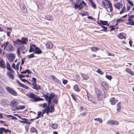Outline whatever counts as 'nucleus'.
I'll use <instances>...</instances> for the list:
<instances>
[{
    "mask_svg": "<svg viewBox=\"0 0 134 134\" xmlns=\"http://www.w3.org/2000/svg\"><path fill=\"white\" fill-rule=\"evenodd\" d=\"M47 94H44L43 95V96L45 98V99H46L47 98L50 100H52L55 97L56 95L54 93H51L49 96V93L48 92L47 93Z\"/></svg>",
    "mask_w": 134,
    "mask_h": 134,
    "instance_id": "f03ea898",
    "label": "nucleus"
},
{
    "mask_svg": "<svg viewBox=\"0 0 134 134\" xmlns=\"http://www.w3.org/2000/svg\"><path fill=\"white\" fill-rule=\"evenodd\" d=\"M128 22L127 23V24L132 25H134V20L131 19H128Z\"/></svg>",
    "mask_w": 134,
    "mask_h": 134,
    "instance_id": "4be33fe9",
    "label": "nucleus"
},
{
    "mask_svg": "<svg viewBox=\"0 0 134 134\" xmlns=\"http://www.w3.org/2000/svg\"><path fill=\"white\" fill-rule=\"evenodd\" d=\"M58 95H56L54 98L52 99V102L53 104H57L59 99Z\"/></svg>",
    "mask_w": 134,
    "mask_h": 134,
    "instance_id": "f8f14e48",
    "label": "nucleus"
},
{
    "mask_svg": "<svg viewBox=\"0 0 134 134\" xmlns=\"http://www.w3.org/2000/svg\"><path fill=\"white\" fill-rule=\"evenodd\" d=\"M30 130L33 133L34 132H36V133L37 134L38 133L36 129L34 127H31Z\"/></svg>",
    "mask_w": 134,
    "mask_h": 134,
    "instance_id": "4c0bfd02",
    "label": "nucleus"
},
{
    "mask_svg": "<svg viewBox=\"0 0 134 134\" xmlns=\"http://www.w3.org/2000/svg\"><path fill=\"white\" fill-rule=\"evenodd\" d=\"M24 48H25V47H24V46L23 45H22V46L21 45L20 46V47L19 48V49H20L21 48V49L22 50H21V51H23L24 50Z\"/></svg>",
    "mask_w": 134,
    "mask_h": 134,
    "instance_id": "680f3d73",
    "label": "nucleus"
},
{
    "mask_svg": "<svg viewBox=\"0 0 134 134\" xmlns=\"http://www.w3.org/2000/svg\"><path fill=\"white\" fill-rule=\"evenodd\" d=\"M74 88L75 90L77 91H79L80 90L78 88V86L77 85H75L74 86Z\"/></svg>",
    "mask_w": 134,
    "mask_h": 134,
    "instance_id": "a18cd8bd",
    "label": "nucleus"
},
{
    "mask_svg": "<svg viewBox=\"0 0 134 134\" xmlns=\"http://www.w3.org/2000/svg\"><path fill=\"white\" fill-rule=\"evenodd\" d=\"M41 115H42V114L41 111H39L38 112L37 114V116H38V117H36L35 119H31L30 120H33L36 119H38L39 117H40L41 116Z\"/></svg>",
    "mask_w": 134,
    "mask_h": 134,
    "instance_id": "393cba45",
    "label": "nucleus"
},
{
    "mask_svg": "<svg viewBox=\"0 0 134 134\" xmlns=\"http://www.w3.org/2000/svg\"><path fill=\"white\" fill-rule=\"evenodd\" d=\"M20 8L21 10L23 11H25V10L26 9L25 6L23 4H21L20 5Z\"/></svg>",
    "mask_w": 134,
    "mask_h": 134,
    "instance_id": "2f4dec72",
    "label": "nucleus"
},
{
    "mask_svg": "<svg viewBox=\"0 0 134 134\" xmlns=\"http://www.w3.org/2000/svg\"><path fill=\"white\" fill-rule=\"evenodd\" d=\"M121 103L119 102V103H118L117 104V107L116 109V110L118 111L120 110L121 109Z\"/></svg>",
    "mask_w": 134,
    "mask_h": 134,
    "instance_id": "7c9ffc66",
    "label": "nucleus"
},
{
    "mask_svg": "<svg viewBox=\"0 0 134 134\" xmlns=\"http://www.w3.org/2000/svg\"><path fill=\"white\" fill-rule=\"evenodd\" d=\"M28 58H31L35 57L33 54H31L28 56Z\"/></svg>",
    "mask_w": 134,
    "mask_h": 134,
    "instance_id": "6e6d98bb",
    "label": "nucleus"
},
{
    "mask_svg": "<svg viewBox=\"0 0 134 134\" xmlns=\"http://www.w3.org/2000/svg\"><path fill=\"white\" fill-rule=\"evenodd\" d=\"M45 18L46 19L50 20H52L53 19L52 16L49 15L46 16Z\"/></svg>",
    "mask_w": 134,
    "mask_h": 134,
    "instance_id": "c756f323",
    "label": "nucleus"
},
{
    "mask_svg": "<svg viewBox=\"0 0 134 134\" xmlns=\"http://www.w3.org/2000/svg\"><path fill=\"white\" fill-rule=\"evenodd\" d=\"M25 59L26 58H24V59H22L21 62V65H23L24 64Z\"/></svg>",
    "mask_w": 134,
    "mask_h": 134,
    "instance_id": "e2e57ef3",
    "label": "nucleus"
},
{
    "mask_svg": "<svg viewBox=\"0 0 134 134\" xmlns=\"http://www.w3.org/2000/svg\"><path fill=\"white\" fill-rule=\"evenodd\" d=\"M106 2L107 3V5L108 6V8H110V12H112L113 11V8L112 4L111 3V2L109 0H105Z\"/></svg>",
    "mask_w": 134,
    "mask_h": 134,
    "instance_id": "0eeeda50",
    "label": "nucleus"
},
{
    "mask_svg": "<svg viewBox=\"0 0 134 134\" xmlns=\"http://www.w3.org/2000/svg\"><path fill=\"white\" fill-rule=\"evenodd\" d=\"M51 126H52V128L54 129H55L57 127L58 125L57 124H53L52 123H51Z\"/></svg>",
    "mask_w": 134,
    "mask_h": 134,
    "instance_id": "c9c22d12",
    "label": "nucleus"
},
{
    "mask_svg": "<svg viewBox=\"0 0 134 134\" xmlns=\"http://www.w3.org/2000/svg\"><path fill=\"white\" fill-rule=\"evenodd\" d=\"M97 72L101 75H103L104 73L103 72L101 71L99 69L97 70Z\"/></svg>",
    "mask_w": 134,
    "mask_h": 134,
    "instance_id": "3c124183",
    "label": "nucleus"
},
{
    "mask_svg": "<svg viewBox=\"0 0 134 134\" xmlns=\"http://www.w3.org/2000/svg\"><path fill=\"white\" fill-rule=\"evenodd\" d=\"M26 96L30 98H32V99H30L31 101L33 102H35L36 98V96L32 93H27L26 94Z\"/></svg>",
    "mask_w": 134,
    "mask_h": 134,
    "instance_id": "7ed1b4c3",
    "label": "nucleus"
},
{
    "mask_svg": "<svg viewBox=\"0 0 134 134\" xmlns=\"http://www.w3.org/2000/svg\"><path fill=\"white\" fill-rule=\"evenodd\" d=\"M4 64L5 63L4 60L0 58V66L4 69L5 68Z\"/></svg>",
    "mask_w": 134,
    "mask_h": 134,
    "instance_id": "6ab92c4d",
    "label": "nucleus"
},
{
    "mask_svg": "<svg viewBox=\"0 0 134 134\" xmlns=\"http://www.w3.org/2000/svg\"><path fill=\"white\" fill-rule=\"evenodd\" d=\"M107 123L111 125H118L119 124V122L117 121H114L113 120H109L107 122Z\"/></svg>",
    "mask_w": 134,
    "mask_h": 134,
    "instance_id": "dca6fc26",
    "label": "nucleus"
},
{
    "mask_svg": "<svg viewBox=\"0 0 134 134\" xmlns=\"http://www.w3.org/2000/svg\"><path fill=\"white\" fill-rule=\"evenodd\" d=\"M16 82L21 87L23 85V84L22 83L20 82L18 80H16Z\"/></svg>",
    "mask_w": 134,
    "mask_h": 134,
    "instance_id": "13d9d810",
    "label": "nucleus"
},
{
    "mask_svg": "<svg viewBox=\"0 0 134 134\" xmlns=\"http://www.w3.org/2000/svg\"><path fill=\"white\" fill-rule=\"evenodd\" d=\"M7 74L11 79L12 80L14 79L13 75L11 72H8L7 73Z\"/></svg>",
    "mask_w": 134,
    "mask_h": 134,
    "instance_id": "cd10ccee",
    "label": "nucleus"
},
{
    "mask_svg": "<svg viewBox=\"0 0 134 134\" xmlns=\"http://www.w3.org/2000/svg\"><path fill=\"white\" fill-rule=\"evenodd\" d=\"M89 2L91 4V5L94 8H95L96 7V5L94 3L92 0H88Z\"/></svg>",
    "mask_w": 134,
    "mask_h": 134,
    "instance_id": "f704fd0d",
    "label": "nucleus"
},
{
    "mask_svg": "<svg viewBox=\"0 0 134 134\" xmlns=\"http://www.w3.org/2000/svg\"><path fill=\"white\" fill-rule=\"evenodd\" d=\"M46 100L48 101V106H50V105L52 102V100L47 98L46 99H45Z\"/></svg>",
    "mask_w": 134,
    "mask_h": 134,
    "instance_id": "49530a36",
    "label": "nucleus"
},
{
    "mask_svg": "<svg viewBox=\"0 0 134 134\" xmlns=\"http://www.w3.org/2000/svg\"><path fill=\"white\" fill-rule=\"evenodd\" d=\"M7 57L9 61L12 62H13L14 60L15 57V56L14 54L10 53L8 54Z\"/></svg>",
    "mask_w": 134,
    "mask_h": 134,
    "instance_id": "20e7f679",
    "label": "nucleus"
},
{
    "mask_svg": "<svg viewBox=\"0 0 134 134\" xmlns=\"http://www.w3.org/2000/svg\"><path fill=\"white\" fill-rule=\"evenodd\" d=\"M25 107V106L24 105H19L16 107L14 110H22L24 109Z\"/></svg>",
    "mask_w": 134,
    "mask_h": 134,
    "instance_id": "a211bd4d",
    "label": "nucleus"
},
{
    "mask_svg": "<svg viewBox=\"0 0 134 134\" xmlns=\"http://www.w3.org/2000/svg\"><path fill=\"white\" fill-rule=\"evenodd\" d=\"M22 50L21 49H19V48H18V49L17 51V54L18 56H19L20 55V51Z\"/></svg>",
    "mask_w": 134,
    "mask_h": 134,
    "instance_id": "0e129e2a",
    "label": "nucleus"
},
{
    "mask_svg": "<svg viewBox=\"0 0 134 134\" xmlns=\"http://www.w3.org/2000/svg\"><path fill=\"white\" fill-rule=\"evenodd\" d=\"M20 62H18L16 65V66L15 67V69L16 68L17 70H18L19 69V65L20 64Z\"/></svg>",
    "mask_w": 134,
    "mask_h": 134,
    "instance_id": "8fccbe9b",
    "label": "nucleus"
},
{
    "mask_svg": "<svg viewBox=\"0 0 134 134\" xmlns=\"http://www.w3.org/2000/svg\"><path fill=\"white\" fill-rule=\"evenodd\" d=\"M105 76L107 79L110 80L112 78L111 76L106 75Z\"/></svg>",
    "mask_w": 134,
    "mask_h": 134,
    "instance_id": "5fc2aeb1",
    "label": "nucleus"
},
{
    "mask_svg": "<svg viewBox=\"0 0 134 134\" xmlns=\"http://www.w3.org/2000/svg\"><path fill=\"white\" fill-rule=\"evenodd\" d=\"M74 4V7L75 9H76L77 8H78L79 7L80 5H81V4H75V3H73L72 4Z\"/></svg>",
    "mask_w": 134,
    "mask_h": 134,
    "instance_id": "58836bf2",
    "label": "nucleus"
},
{
    "mask_svg": "<svg viewBox=\"0 0 134 134\" xmlns=\"http://www.w3.org/2000/svg\"><path fill=\"white\" fill-rule=\"evenodd\" d=\"M34 46L35 47V49L34 52L37 54H41L42 52V51L41 49L38 47H36V45H34Z\"/></svg>",
    "mask_w": 134,
    "mask_h": 134,
    "instance_id": "6e6552de",
    "label": "nucleus"
},
{
    "mask_svg": "<svg viewBox=\"0 0 134 134\" xmlns=\"http://www.w3.org/2000/svg\"><path fill=\"white\" fill-rule=\"evenodd\" d=\"M91 49L92 51H96L98 50V49L96 47H93L91 48Z\"/></svg>",
    "mask_w": 134,
    "mask_h": 134,
    "instance_id": "c03bdc74",
    "label": "nucleus"
},
{
    "mask_svg": "<svg viewBox=\"0 0 134 134\" xmlns=\"http://www.w3.org/2000/svg\"><path fill=\"white\" fill-rule=\"evenodd\" d=\"M81 74L83 80H87L88 79V76L87 75L82 73H81Z\"/></svg>",
    "mask_w": 134,
    "mask_h": 134,
    "instance_id": "a878e982",
    "label": "nucleus"
},
{
    "mask_svg": "<svg viewBox=\"0 0 134 134\" xmlns=\"http://www.w3.org/2000/svg\"><path fill=\"white\" fill-rule=\"evenodd\" d=\"M122 3H116L114 5L116 9H119L122 7Z\"/></svg>",
    "mask_w": 134,
    "mask_h": 134,
    "instance_id": "ddd939ff",
    "label": "nucleus"
},
{
    "mask_svg": "<svg viewBox=\"0 0 134 134\" xmlns=\"http://www.w3.org/2000/svg\"><path fill=\"white\" fill-rule=\"evenodd\" d=\"M4 129V128L1 127L0 128V134H2L3 133V130Z\"/></svg>",
    "mask_w": 134,
    "mask_h": 134,
    "instance_id": "338daca9",
    "label": "nucleus"
},
{
    "mask_svg": "<svg viewBox=\"0 0 134 134\" xmlns=\"http://www.w3.org/2000/svg\"><path fill=\"white\" fill-rule=\"evenodd\" d=\"M110 101L112 105H114L116 103L117 101L114 98H111L110 99Z\"/></svg>",
    "mask_w": 134,
    "mask_h": 134,
    "instance_id": "aec40b11",
    "label": "nucleus"
},
{
    "mask_svg": "<svg viewBox=\"0 0 134 134\" xmlns=\"http://www.w3.org/2000/svg\"><path fill=\"white\" fill-rule=\"evenodd\" d=\"M27 72L28 74L31 73V71H30L29 69H27L25 71H22L21 72V73L22 74H25Z\"/></svg>",
    "mask_w": 134,
    "mask_h": 134,
    "instance_id": "72a5a7b5",
    "label": "nucleus"
},
{
    "mask_svg": "<svg viewBox=\"0 0 134 134\" xmlns=\"http://www.w3.org/2000/svg\"><path fill=\"white\" fill-rule=\"evenodd\" d=\"M19 103L14 100H12L10 102V106L13 108H15Z\"/></svg>",
    "mask_w": 134,
    "mask_h": 134,
    "instance_id": "39448f33",
    "label": "nucleus"
},
{
    "mask_svg": "<svg viewBox=\"0 0 134 134\" xmlns=\"http://www.w3.org/2000/svg\"><path fill=\"white\" fill-rule=\"evenodd\" d=\"M23 87L24 88H25L26 89H29V87H28L27 86L25 85L24 84H23L22 86L21 87Z\"/></svg>",
    "mask_w": 134,
    "mask_h": 134,
    "instance_id": "603ef678",
    "label": "nucleus"
},
{
    "mask_svg": "<svg viewBox=\"0 0 134 134\" xmlns=\"http://www.w3.org/2000/svg\"><path fill=\"white\" fill-rule=\"evenodd\" d=\"M7 117L9 118L10 117H12V120H17V119L16 117L11 115H8Z\"/></svg>",
    "mask_w": 134,
    "mask_h": 134,
    "instance_id": "ea45409f",
    "label": "nucleus"
},
{
    "mask_svg": "<svg viewBox=\"0 0 134 134\" xmlns=\"http://www.w3.org/2000/svg\"><path fill=\"white\" fill-rule=\"evenodd\" d=\"M54 105L52 104L50 106V112L52 113L55 111V109H54Z\"/></svg>",
    "mask_w": 134,
    "mask_h": 134,
    "instance_id": "c85d7f7f",
    "label": "nucleus"
},
{
    "mask_svg": "<svg viewBox=\"0 0 134 134\" xmlns=\"http://www.w3.org/2000/svg\"><path fill=\"white\" fill-rule=\"evenodd\" d=\"M32 85L34 87H32V88L35 90L37 91H38L39 90L38 89V88L37 87V86L35 85L33 83H32Z\"/></svg>",
    "mask_w": 134,
    "mask_h": 134,
    "instance_id": "09e8293b",
    "label": "nucleus"
},
{
    "mask_svg": "<svg viewBox=\"0 0 134 134\" xmlns=\"http://www.w3.org/2000/svg\"><path fill=\"white\" fill-rule=\"evenodd\" d=\"M28 39L26 37H22L21 38V42L22 44H26L27 43V42L28 41Z\"/></svg>",
    "mask_w": 134,
    "mask_h": 134,
    "instance_id": "f3484780",
    "label": "nucleus"
},
{
    "mask_svg": "<svg viewBox=\"0 0 134 134\" xmlns=\"http://www.w3.org/2000/svg\"><path fill=\"white\" fill-rule=\"evenodd\" d=\"M5 89L10 94L14 96H17L18 95L17 92L13 88L9 87L7 86Z\"/></svg>",
    "mask_w": 134,
    "mask_h": 134,
    "instance_id": "f257e3e1",
    "label": "nucleus"
},
{
    "mask_svg": "<svg viewBox=\"0 0 134 134\" xmlns=\"http://www.w3.org/2000/svg\"><path fill=\"white\" fill-rule=\"evenodd\" d=\"M127 2L128 3H129L131 6H133L134 5V4L130 0L127 1Z\"/></svg>",
    "mask_w": 134,
    "mask_h": 134,
    "instance_id": "4d7b16f0",
    "label": "nucleus"
},
{
    "mask_svg": "<svg viewBox=\"0 0 134 134\" xmlns=\"http://www.w3.org/2000/svg\"><path fill=\"white\" fill-rule=\"evenodd\" d=\"M126 71L128 73H129L131 75H132L134 74L133 72L132 71L131 69L129 68H126Z\"/></svg>",
    "mask_w": 134,
    "mask_h": 134,
    "instance_id": "bb28decb",
    "label": "nucleus"
},
{
    "mask_svg": "<svg viewBox=\"0 0 134 134\" xmlns=\"http://www.w3.org/2000/svg\"><path fill=\"white\" fill-rule=\"evenodd\" d=\"M94 120H95L99 121L100 123H102V120L100 118H95Z\"/></svg>",
    "mask_w": 134,
    "mask_h": 134,
    "instance_id": "79ce46f5",
    "label": "nucleus"
},
{
    "mask_svg": "<svg viewBox=\"0 0 134 134\" xmlns=\"http://www.w3.org/2000/svg\"><path fill=\"white\" fill-rule=\"evenodd\" d=\"M46 47L48 48H51L53 47L52 43L50 42H48L46 44Z\"/></svg>",
    "mask_w": 134,
    "mask_h": 134,
    "instance_id": "412c9836",
    "label": "nucleus"
},
{
    "mask_svg": "<svg viewBox=\"0 0 134 134\" xmlns=\"http://www.w3.org/2000/svg\"><path fill=\"white\" fill-rule=\"evenodd\" d=\"M6 50L8 52H13L14 50V48L12 45L9 44L6 48Z\"/></svg>",
    "mask_w": 134,
    "mask_h": 134,
    "instance_id": "423d86ee",
    "label": "nucleus"
},
{
    "mask_svg": "<svg viewBox=\"0 0 134 134\" xmlns=\"http://www.w3.org/2000/svg\"><path fill=\"white\" fill-rule=\"evenodd\" d=\"M13 44L14 46H15L16 45H19L22 44L21 40L19 39H17L15 41H13Z\"/></svg>",
    "mask_w": 134,
    "mask_h": 134,
    "instance_id": "9b49d317",
    "label": "nucleus"
},
{
    "mask_svg": "<svg viewBox=\"0 0 134 134\" xmlns=\"http://www.w3.org/2000/svg\"><path fill=\"white\" fill-rule=\"evenodd\" d=\"M101 85L105 89H108V83L105 81H103L102 82Z\"/></svg>",
    "mask_w": 134,
    "mask_h": 134,
    "instance_id": "2eb2a0df",
    "label": "nucleus"
},
{
    "mask_svg": "<svg viewBox=\"0 0 134 134\" xmlns=\"http://www.w3.org/2000/svg\"><path fill=\"white\" fill-rule=\"evenodd\" d=\"M18 76L20 79H22L21 78L22 77H25L26 76L23 75L22 74L18 75Z\"/></svg>",
    "mask_w": 134,
    "mask_h": 134,
    "instance_id": "864d4df0",
    "label": "nucleus"
},
{
    "mask_svg": "<svg viewBox=\"0 0 134 134\" xmlns=\"http://www.w3.org/2000/svg\"><path fill=\"white\" fill-rule=\"evenodd\" d=\"M50 77L56 83H60L61 81L58 79L55 76L53 75H51V76Z\"/></svg>",
    "mask_w": 134,
    "mask_h": 134,
    "instance_id": "1a4fd4ad",
    "label": "nucleus"
},
{
    "mask_svg": "<svg viewBox=\"0 0 134 134\" xmlns=\"http://www.w3.org/2000/svg\"><path fill=\"white\" fill-rule=\"evenodd\" d=\"M22 120H19V122L22 123L23 124H26L27 122V121H28L29 120H28L26 119L25 118H23L22 119Z\"/></svg>",
    "mask_w": 134,
    "mask_h": 134,
    "instance_id": "b1692460",
    "label": "nucleus"
},
{
    "mask_svg": "<svg viewBox=\"0 0 134 134\" xmlns=\"http://www.w3.org/2000/svg\"><path fill=\"white\" fill-rule=\"evenodd\" d=\"M7 65L6 66V68L8 70L11 71V72H14V71L13 70H12V68H11L10 65L9 63L8 62H7Z\"/></svg>",
    "mask_w": 134,
    "mask_h": 134,
    "instance_id": "5701e85b",
    "label": "nucleus"
},
{
    "mask_svg": "<svg viewBox=\"0 0 134 134\" xmlns=\"http://www.w3.org/2000/svg\"><path fill=\"white\" fill-rule=\"evenodd\" d=\"M118 36L119 38L121 39L125 38V37L124 36L123 34L121 33L118 34Z\"/></svg>",
    "mask_w": 134,
    "mask_h": 134,
    "instance_id": "473e14b6",
    "label": "nucleus"
},
{
    "mask_svg": "<svg viewBox=\"0 0 134 134\" xmlns=\"http://www.w3.org/2000/svg\"><path fill=\"white\" fill-rule=\"evenodd\" d=\"M97 99L99 101L101 100L102 98H103V96L101 94V92L98 91L97 92Z\"/></svg>",
    "mask_w": 134,
    "mask_h": 134,
    "instance_id": "4468645a",
    "label": "nucleus"
},
{
    "mask_svg": "<svg viewBox=\"0 0 134 134\" xmlns=\"http://www.w3.org/2000/svg\"><path fill=\"white\" fill-rule=\"evenodd\" d=\"M110 27H111V28L110 30V31H111L112 30H114L115 29V28L114 27H115V26H110Z\"/></svg>",
    "mask_w": 134,
    "mask_h": 134,
    "instance_id": "69168bd1",
    "label": "nucleus"
},
{
    "mask_svg": "<svg viewBox=\"0 0 134 134\" xmlns=\"http://www.w3.org/2000/svg\"><path fill=\"white\" fill-rule=\"evenodd\" d=\"M80 4H81V5L82 6H85L86 5V3L83 1H82V2L80 3Z\"/></svg>",
    "mask_w": 134,
    "mask_h": 134,
    "instance_id": "052dcab7",
    "label": "nucleus"
},
{
    "mask_svg": "<svg viewBox=\"0 0 134 134\" xmlns=\"http://www.w3.org/2000/svg\"><path fill=\"white\" fill-rule=\"evenodd\" d=\"M35 50L34 49L31 47H30V49L29 50V52H31L32 51H34Z\"/></svg>",
    "mask_w": 134,
    "mask_h": 134,
    "instance_id": "bf43d9fd",
    "label": "nucleus"
},
{
    "mask_svg": "<svg viewBox=\"0 0 134 134\" xmlns=\"http://www.w3.org/2000/svg\"><path fill=\"white\" fill-rule=\"evenodd\" d=\"M35 100V102H37L38 101H43V99L41 98L37 97L36 100Z\"/></svg>",
    "mask_w": 134,
    "mask_h": 134,
    "instance_id": "37998d69",
    "label": "nucleus"
},
{
    "mask_svg": "<svg viewBox=\"0 0 134 134\" xmlns=\"http://www.w3.org/2000/svg\"><path fill=\"white\" fill-rule=\"evenodd\" d=\"M4 132L5 133H7L8 132L11 133V131L9 129H5L4 128V129L3 130V132Z\"/></svg>",
    "mask_w": 134,
    "mask_h": 134,
    "instance_id": "de8ad7c7",
    "label": "nucleus"
},
{
    "mask_svg": "<svg viewBox=\"0 0 134 134\" xmlns=\"http://www.w3.org/2000/svg\"><path fill=\"white\" fill-rule=\"evenodd\" d=\"M125 6H124L121 10V11L120 12V14H121L122 13H124V12H125Z\"/></svg>",
    "mask_w": 134,
    "mask_h": 134,
    "instance_id": "a19ab883",
    "label": "nucleus"
},
{
    "mask_svg": "<svg viewBox=\"0 0 134 134\" xmlns=\"http://www.w3.org/2000/svg\"><path fill=\"white\" fill-rule=\"evenodd\" d=\"M7 100L5 99H3L2 100L1 104L3 106L6 105L7 104Z\"/></svg>",
    "mask_w": 134,
    "mask_h": 134,
    "instance_id": "e433bc0d",
    "label": "nucleus"
},
{
    "mask_svg": "<svg viewBox=\"0 0 134 134\" xmlns=\"http://www.w3.org/2000/svg\"><path fill=\"white\" fill-rule=\"evenodd\" d=\"M100 23H99L98 21L97 22V24H98L99 26L108 25V21H104L102 20H100Z\"/></svg>",
    "mask_w": 134,
    "mask_h": 134,
    "instance_id": "9d476101",
    "label": "nucleus"
},
{
    "mask_svg": "<svg viewBox=\"0 0 134 134\" xmlns=\"http://www.w3.org/2000/svg\"><path fill=\"white\" fill-rule=\"evenodd\" d=\"M47 104H46V103H43V105L42 106V107L43 108H44L45 107L46 108L47 107Z\"/></svg>",
    "mask_w": 134,
    "mask_h": 134,
    "instance_id": "774afa93",
    "label": "nucleus"
}]
</instances>
